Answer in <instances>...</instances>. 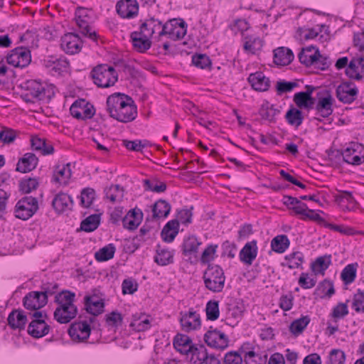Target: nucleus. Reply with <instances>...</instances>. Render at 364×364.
Returning <instances> with one entry per match:
<instances>
[{
    "label": "nucleus",
    "mask_w": 364,
    "mask_h": 364,
    "mask_svg": "<svg viewBox=\"0 0 364 364\" xmlns=\"http://www.w3.org/2000/svg\"><path fill=\"white\" fill-rule=\"evenodd\" d=\"M75 294L70 291H63L55 296V301L58 304L53 316L60 323H68L73 319L77 314V308L74 304Z\"/></svg>",
    "instance_id": "1"
},
{
    "label": "nucleus",
    "mask_w": 364,
    "mask_h": 364,
    "mask_svg": "<svg viewBox=\"0 0 364 364\" xmlns=\"http://www.w3.org/2000/svg\"><path fill=\"white\" fill-rule=\"evenodd\" d=\"M205 287L213 292H221L224 288L225 277L223 269L218 264H209L203 274Z\"/></svg>",
    "instance_id": "2"
},
{
    "label": "nucleus",
    "mask_w": 364,
    "mask_h": 364,
    "mask_svg": "<svg viewBox=\"0 0 364 364\" xmlns=\"http://www.w3.org/2000/svg\"><path fill=\"white\" fill-rule=\"evenodd\" d=\"M91 76L96 85L105 88L113 86L118 80V75L114 68L105 64L93 68Z\"/></svg>",
    "instance_id": "3"
},
{
    "label": "nucleus",
    "mask_w": 364,
    "mask_h": 364,
    "mask_svg": "<svg viewBox=\"0 0 364 364\" xmlns=\"http://www.w3.org/2000/svg\"><path fill=\"white\" fill-rule=\"evenodd\" d=\"M38 210L37 198L32 196H24L16 203L14 213L17 218L26 220L31 218Z\"/></svg>",
    "instance_id": "4"
},
{
    "label": "nucleus",
    "mask_w": 364,
    "mask_h": 364,
    "mask_svg": "<svg viewBox=\"0 0 364 364\" xmlns=\"http://www.w3.org/2000/svg\"><path fill=\"white\" fill-rule=\"evenodd\" d=\"M203 339L207 346L219 350L226 349L230 343L228 336L224 332L213 326L205 333Z\"/></svg>",
    "instance_id": "5"
},
{
    "label": "nucleus",
    "mask_w": 364,
    "mask_h": 364,
    "mask_svg": "<svg viewBox=\"0 0 364 364\" xmlns=\"http://www.w3.org/2000/svg\"><path fill=\"white\" fill-rule=\"evenodd\" d=\"M33 319L28 324V333L33 338H39L49 333L50 326L46 323L45 319L48 317L43 311H34L32 314Z\"/></svg>",
    "instance_id": "6"
},
{
    "label": "nucleus",
    "mask_w": 364,
    "mask_h": 364,
    "mask_svg": "<svg viewBox=\"0 0 364 364\" xmlns=\"http://www.w3.org/2000/svg\"><path fill=\"white\" fill-rule=\"evenodd\" d=\"M164 36L173 41L182 39L187 32V24L182 18H172L164 24Z\"/></svg>",
    "instance_id": "7"
},
{
    "label": "nucleus",
    "mask_w": 364,
    "mask_h": 364,
    "mask_svg": "<svg viewBox=\"0 0 364 364\" xmlns=\"http://www.w3.org/2000/svg\"><path fill=\"white\" fill-rule=\"evenodd\" d=\"M26 92L21 95V99L26 103H34L46 97V88L36 80H29L26 82Z\"/></svg>",
    "instance_id": "8"
},
{
    "label": "nucleus",
    "mask_w": 364,
    "mask_h": 364,
    "mask_svg": "<svg viewBox=\"0 0 364 364\" xmlns=\"http://www.w3.org/2000/svg\"><path fill=\"white\" fill-rule=\"evenodd\" d=\"M162 21L154 17H149L141 23L139 27L140 33L144 37L155 38L158 40L164 36Z\"/></svg>",
    "instance_id": "9"
},
{
    "label": "nucleus",
    "mask_w": 364,
    "mask_h": 364,
    "mask_svg": "<svg viewBox=\"0 0 364 364\" xmlns=\"http://www.w3.org/2000/svg\"><path fill=\"white\" fill-rule=\"evenodd\" d=\"M341 154L347 164L360 165L364 161V146L358 142H350Z\"/></svg>",
    "instance_id": "10"
},
{
    "label": "nucleus",
    "mask_w": 364,
    "mask_h": 364,
    "mask_svg": "<svg viewBox=\"0 0 364 364\" xmlns=\"http://www.w3.org/2000/svg\"><path fill=\"white\" fill-rule=\"evenodd\" d=\"M6 60L14 67L25 68L31 61V51L26 47H17L8 54Z\"/></svg>",
    "instance_id": "11"
},
{
    "label": "nucleus",
    "mask_w": 364,
    "mask_h": 364,
    "mask_svg": "<svg viewBox=\"0 0 364 364\" xmlns=\"http://www.w3.org/2000/svg\"><path fill=\"white\" fill-rule=\"evenodd\" d=\"M358 94V87L350 81L342 82L337 87L336 90V95L338 100L345 104H350L355 101Z\"/></svg>",
    "instance_id": "12"
},
{
    "label": "nucleus",
    "mask_w": 364,
    "mask_h": 364,
    "mask_svg": "<svg viewBox=\"0 0 364 364\" xmlns=\"http://www.w3.org/2000/svg\"><path fill=\"white\" fill-rule=\"evenodd\" d=\"M179 322L182 330L186 332L196 331L201 326L200 314L193 309H190L188 311H181Z\"/></svg>",
    "instance_id": "13"
},
{
    "label": "nucleus",
    "mask_w": 364,
    "mask_h": 364,
    "mask_svg": "<svg viewBox=\"0 0 364 364\" xmlns=\"http://www.w3.org/2000/svg\"><path fill=\"white\" fill-rule=\"evenodd\" d=\"M117 14L123 18H133L138 15L139 4L136 0H119L116 4Z\"/></svg>",
    "instance_id": "14"
},
{
    "label": "nucleus",
    "mask_w": 364,
    "mask_h": 364,
    "mask_svg": "<svg viewBox=\"0 0 364 364\" xmlns=\"http://www.w3.org/2000/svg\"><path fill=\"white\" fill-rule=\"evenodd\" d=\"M124 99L126 102L122 104V107L114 119L122 123H128L136 118L137 107L132 97H124Z\"/></svg>",
    "instance_id": "15"
},
{
    "label": "nucleus",
    "mask_w": 364,
    "mask_h": 364,
    "mask_svg": "<svg viewBox=\"0 0 364 364\" xmlns=\"http://www.w3.org/2000/svg\"><path fill=\"white\" fill-rule=\"evenodd\" d=\"M82 42L77 34L68 33L61 38V48L68 54H75L80 51Z\"/></svg>",
    "instance_id": "16"
},
{
    "label": "nucleus",
    "mask_w": 364,
    "mask_h": 364,
    "mask_svg": "<svg viewBox=\"0 0 364 364\" xmlns=\"http://www.w3.org/2000/svg\"><path fill=\"white\" fill-rule=\"evenodd\" d=\"M334 100L328 91H326L322 97H318L315 109L316 114L322 118H327L333 112V104Z\"/></svg>",
    "instance_id": "17"
},
{
    "label": "nucleus",
    "mask_w": 364,
    "mask_h": 364,
    "mask_svg": "<svg viewBox=\"0 0 364 364\" xmlns=\"http://www.w3.org/2000/svg\"><path fill=\"white\" fill-rule=\"evenodd\" d=\"M23 304L28 310L39 311L38 309L47 304L45 295H41L39 291H31L23 298Z\"/></svg>",
    "instance_id": "18"
},
{
    "label": "nucleus",
    "mask_w": 364,
    "mask_h": 364,
    "mask_svg": "<svg viewBox=\"0 0 364 364\" xmlns=\"http://www.w3.org/2000/svg\"><path fill=\"white\" fill-rule=\"evenodd\" d=\"M124 97L129 96L125 94L118 92L107 97V111L112 118L115 119L118 113L120 112L123 105L122 104H124L126 102Z\"/></svg>",
    "instance_id": "19"
},
{
    "label": "nucleus",
    "mask_w": 364,
    "mask_h": 364,
    "mask_svg": "<svg viewBox=\"0 0 364 364\" xmlns=\"http://www.w3.org/2000/svg\"><path fill=\"white\" fill-rule=\"evenodd\" d=\"M84 304L86 311L93 316H98L104 311V300L96 294L86 295L84 297Z\"/></svg>",
    "instance_id": "20"
},
{
    "label": "nucleus",
    "mask_w": 364,
    "mask_h": 364,
    "mask_svg": "<svg viewBox=\"0 0 364 364\" xmlns=\"http://www.w3.org/2000/svg\"><path fill=\"white\" fill-rule=\"evenodd\" d=\"M90 331V326L87 321H80L70 326L68 334L73 340L85 341L89 338Z\"/></svg>",
    "instance_id": "21"
},
{
    "label": "nucleus",
    "mask_w": 364,
    "mask_h": 364,
    "mask_svg": "<svg viewBox=\"0 0 364 364\" xmlns=\"http://www.w3.org/2000/svg\"><path fill=\"white\" fill-rule=\"evenodd\" d=\"M258 252L257 242L255 240L247 242L239 253L240 260L245 264L251 265L256 259Z\"/></svg>",
    "instance_id": "22"
},
{
    "label": "nucleus",
    "mask_w": 364,
    "mask_h": 364,
    "mask_svg": "<svg viewBox=\"0 0 364 364\" xmlns=\"http://www.w3.org/2000/svg\"><path fill=\"white\" fill-rule=\"evenodd\" d=\"M72 167H74L71 163H58L53 171V180L54 182H68L71 178L73 174Z\"/></svg>",
    "instance_id": "23"
},
{
    "label": "nucleus",
    "mask_w": 364,
    "mask_h": 364,
    "mask_svg": "<svg viewBox=\"0 0 364 364\" xmlns=\"http://www.w3.org/2000/svg\"><path fill=\"white\" fill-rule=\"evenodd\" d=\"M38 159L33 153H26L18 159L16 171L21 173H28L35 169L38 165Z\"/></svg>",
    "instance_id": "24"
},
{
    "label": "nucleus",
    "mask_w": 364,
    "mask_h": 364,
    "mask_svg": "<svg viewBox=\"0 0 364 364\" xmlns=\"http://www.w3.org/2000/svg\"><path fill=\"white\" fill-rule=\"evenodd\" d=\"M7 321L11 329L21 331L25 328L28 319L23 310L14 309L9 314Z\"/></svg>",
    "instance_id": "25"
},
{
    "label": "nucleus",
    "mask_w": 364,
    "mask_h": 364,
    "mask_svg": "<svg viewBox=\"0 0 364 364\" xmlns=\"http://www.w3.org/2000/svg\"><path fill=\"white\" fill-rule=\"evenodd\" d=\"M143 213L140 209L130 210L122 218L124 228L133 230L137 228L142 220Z\"/></svg>",
    "instance_id": "26"
},
{
    "label": "nucleus",
    "mask_w": 364,
    "mask_h": 364,
    "mask_svg": "<svg viewBox=\"0 0 364 364\" xmlns=\"http://www.w3.org/2000/svg\"><path fill=\"white\" fill-rule=\"evenodd\" d=\"M248 81L254 90L260 92L267 91L270 82L269 78L266 77L262 72L250 74Z\"/></svg>",
    "instance_id": "27"
},
{
    "label": "nucleus",
    "mask_w": 364,
    "mask_h": 364,
    "mask_svg": "<svg viewBox=\"0 0 364 364\" xmlns=\"http://www.w3.org/2000/svg\"><path fill=\"white\" fill-rule=\"evenodd\" d=\"M52 205L57 213H61L71 208L73 199L69 195L60 193L53 199Z\"/></svg>",
    "instance_id": "28"
},
{
    "label": "nucleus",
    "mask_w": 364,
    "mask_h": 364,
    "mask_svg": "<svg viewBox=\"0 0 364 364\" xmlns=\"http://www.w3.org/2000/svg\"><path fill=\"white\" fill-rule=\"evenodd\" d=\"M132 46L139 53H144L151 48V41L150 37H144L140 31H134L131 33Z\"/></svg>",
    "instance_id": "29"
},
{
    "label": "nucleus",
    "mask_w": 364,
    "mask_h": 364,
    "mask_svg": "<svg viewBox=\"0 0 364 364\" xmlns=\"http://www.w3.org/2000/svg\"><path fill=\"white\" fill-rule=\"evenodd\" d=\"M173 346L175 349L182 354L188 355L190 350L194 345L192 339L187 335L178 333L173 339Z\"/></svg>",
    "instance_id": "30"
},
{
    "label": "nucleus",
    "mask_w": 364,
    "mask_h": 364,
    "mask_svg": "<svg viewBox=\"0 0 364 364\" xmlns=\"http://www.w3.org/2000/svg\"><path fill=\"white\" fill-rule=\"evenodd\" d=\"M189 353L191 354L190 362L191 364H203L209 354L205 345L200 343L194 344Z\"/></svg>",
    "instance_id": "31"
},
{
    "label": "nucleus",
    "mask_w": 364,
    "mask_h": 364,
    "mask_svg": "<svg viewBox=\"0 0 364 364\" xmlns=\"http://www.w3.org/2000/svg\"><path fill=\"white\" fill-rule=\"evenodd\" d=\"M293 60V52L287 48L279 47L274 50V63L278 65H287Z\"/></svg>",
    "instance_id": "32"
},
{
    "label": "nucleus",
    "mask_w": 364,
    "mask_h": 364,
    "mask_svg": "<svg viewBox=\"0 0 364 364\" xmlns=\"http://www.w3.org/2000/svg\"><path fill=\"white\" fill-rule=\"evenodd\" d=\"M45 66L50 71L58 74L66 72L69 67V62L65 58L50 57L44 61Z\"/></svg>",
    "instance_id": "33"
},
{
    "label": "nucleus",
    "mask_w": 364,
    "mask_h": 364,
    "mask_svg": "<svg viewBox=\"0 0 364 364\" xmlns=\"http://www.w3.org/2000/svg\"><path fill=\"white\" fill-rule=\"evenodd\" d=\"M304 262V255L301 252L296 251L287 255L284 257V262H282V267H287L289 269H302V264Z\"/></svg>",
    "instance_id": "34"
},
{
    "label": "nucleus",
    "mask_w": 364,
    "mask_h": 364,
    "mask_svg": "<svg viewBox=\"0 0 364 364\" xmlns=\"http://www.w3.org/2000/svg\"><path fill=\"white\" fill-rule=\"evenodd\" d=\"M174 251L157 245L156 255L154 262L161 266H166L173 263Z\"/></svg>",
    "instance_id": "35"
},
{
    "label": "nucleus",
    "mask_w": 364,
    "mask_h": 364,
    "mask_svg": "<svg viewBox=\"0 0 364 364\" xmlns=\"http://www.w3.org/2000/svg\"><path fill=\"white\" fill-rule=\"evenodd\" d=\"M179 223L177 220L168 221L162 229L161 235L164 241L171 242L178 232Z\"/></svg>",
    "instance_id": "36"
},
{
    "label": "nucleus",
    "mask_w": 364,
    "mask_h": 364,
    "mask_svg": "<svg viewBox=\"0 0 364 364\" xmlns=\"http://www.w3.org/2000/svg\"><path fill=\"white\" fill-rule=\"evenodd\" d=\"M331 264V255H325L317 257L315 261L312 262L311 268L316 274H324V272L328 268Z\"/></svg>",
    "instance_id": "37"
},
{
    "label": "nucleus",
    "mask_w": 364,
    "mask_h": 364,
    "mask_svg": "<svg viewBox=\"0 0 364 364\" xmlns=\"http://www.w3.org/2000/svg\"><path fill=\"white\" fill-rule=\"evenodd\" d=\"M290 245V240L286 235H278L271 241V248L274 252L284 253Z\"/></svg>",
    "instance_id": "38"
},
{
    "label": "nucleus",
    "mask_w": 364,
    "mask_h": 364,
    "mask_svg": "<svg viewBox=\"0 0 364 364\" xmlns=\"http://www.w3.org/2000/svg\"><path fill=\"white\" fill-rule=\"evenodd\" d=\"M294 102L300 109H311L314 107L315 100L309 93L297 92L294 96Z\"/></svg>",
    "instance_id": "39"
},
{
    "label": "nucleus",
    "mask_w": 364,
    "mask_h": 364,
    "mask_svg": "<svg viewBox=\"0 0 364 364\" xmlns=\"http://www.w3.org/2000/svg\"><path fill=\"white\" fill-rule=\"evenodd\" d=\"M105 196L112 203L120 201L124 197V189L118 183H112L105 188Z\"/></svg>",
    "instance_id": "40"
},
{
    "label": "nucleus",
    "mask_w": 364,
    "mask_h": 364,
    "mask_svg": "<svg viewBox=\"0 0 364 364\" xmlns=\"http://www.w3.org/2000/svg\"><path fill=\"white\" fill-rule=\"evenodd\" d=\"M171 210L170 204L164 200H159L152 208L153 218H166Z\"/></svg>",
    "instance_id": "41"
},
{
    "label": "nucleus",
    "mask_w": 364,
    "mask_h": 364,
    "mask_svg": "<svg viewBox=\"0 0 364 364\" xmlns=\"http://www.w3.org/2000/svg\"><path fill=\"white\" fill-rule=\"evenodd\" d=\"M31 146L35 151H39L43 155L52 154L54 152L53 145L48 144L46 139L37 136L31 138Z\"/></svg>",
    "instance_id": "42"
},
{
    "label": "nucleus",
    "mask_w": 364,
    "mask_h": 364,
    "mask_svg": "<svg viewBox=\"0 0 364 364\" xmlns=\"http://www.w3.org/2000/svg\"><path fill=\"white\" fill-rule=\"evenodd\" d=\"M130 326L136 331H144L150 328V320L149 317L144 314L133 316Z\"/></svg>",
    "instance_id": "43"
},
{
    "label": "nucleus",
    "mask_w": 364,
    "mask_h": 364,
    "mask_svg": "<svg viewBox=\"0 0 364 364\" xmlns=\"http://www.w3.org/2000/svg\"><path fill=\"white\" fill-rule=\"evenodd\" d=\"M267 360V353L265 352H255L250 350L246 352L244 355V362L245 364H266Z\"/></svg>",
    "instance_id": "44"
},
{
    "label": "nucleus",
    "mask_w": 364,
    "mask_h": 364,
    "mask_svg": "<svg viewBox=\"0 0 364 364\" xmlns=\"http://www.w3.org/2000/svg\"><path fill=\"white\" fill-rule=\"evenodd\" d=\"M100 224V214H92L84 219L80 223V229L87 232L95 230Z\"/></svg>",
    "instance_id": "45"
},
{
    "label": "nucleus",
    "mask_w": 364,
    "mask_h": 364,
    "mask_svg": "<svg viewBox=\"0 0 364 364\" xmlns=\"http://www.w3.org/2000/svg\"><path fill=\"white\" fill-rule=\"evenodd\" d=\"M200 242L194 235L189 236L184 239L182 245L183 254L186 256L191 255L198 252Z\"/></svg>",
    "instance_id": "46"
},
{
    "label": "nucleus",
    "mask_w": 364,
    "mask_h": 364,
    "mask_svg": "<svg viewBox=\"0 0 364 364\" xmlns=\"http://www.w3.org/2000/svg\"><path fill=\"white\" fill-rule=\"evenodd\" d=\"M285 119L291 126L299 127L303 122L304 117L300 109L291 107L287 112Z\"/></svg>",
    "instance_id": "47"
},
{
    "label": "nucleus",
    "mask_w": 364,
    "mask_h": 364,
    "mask_svg": "<svg viewBox=\"0 0 364 364\" xmlns=\"http://www.w3.org/2000/svg\"><path fill=\"white\" fill-rule=\"evenodd\" d=\"M311 321L309 316H302L294 321L289 326L290 332L294 336L301 334Z\"/></svg>",
    "instance_id": "48"
},
{
    "label": "nucleus",
    "mask_w": 364,
    "mask_h": 364,
    "mask_svg": "<svg viewBox=\"0 0 364 364\" xmlns=\"http://www.w3.org/2000/svg\"><path fill=\"white\" fill-rule=\"evenodd\" d=\"M76 23L80 29V32L82 35L87 36L90 39L93 41H96L98 36L95 31H92V28L89 25V18H75Z\"/></svg>",
    "instance_id": "49"
},
{
    "label": "nucleus",
    "mask_w": 364,
    "mask_h": 364,
    "mask_svg": "<svg viewBox=\"0 0 364 364\" xmlns=\"http://www.w3.org/2000/svg\"><path fill=\"white\" fill-rule=\"evenodd\" d=\"M115 250V246L113 244H109L96 252L95 257L98 262L107 261L114 257Z\"/></svg>",
    "instance_id": "50"
},
{
    "label": "nucleus",
    "mask_w": 364,
    "mask_h": 364,
    "mask_svg": "<svg viewBox=\"0 0 364 364\" xmlns=\"http://www.w3.org/2000/svg\"><path fill=\"white\" fill-rule=\"evenodd\" d=\"M262 46V41L258 37L247 38V41L244 43L245 50L252 54H255L257 51L261 50Z\"/></svg>",
    "instance_id": "51"
},
{
    "label": "nucleus",
    "mask_w": 364,
    "mask_h": 364,
    "mask_svg": "<svg viewBox=\"0 0 364 364\" xmlns=\"http://www.w3.org/2000/svg\"><path fill=\"white\" fill-rule=\"evenodd\" d=\"M205 312L208 320L215 321L218 319L220 314L218 301H209L206 304Z\"/></svg>",
    "instance_id": "52"
},
{
    "label": "nucleus",
    "mask_w": 364,
    "mask_h": 364,
    "mask_svg": "<svg viewBox=\"0 0 364 364\" xmlns=\"http://www.w3.org/2000/svg\"><path fill=\"white\" fill-rule=\"evenodd\" d=\"M318 55H319V50L318 48H316L314 53L301 51L298 55V58L301 63L306 66H311L315 63L317 60L316 56Z\"/></svg>",
    "instance_id": "53"
},
{
    "label": "nucleus",
    "mask_w": 364,
    "mask_h": 364,
    "mask_svg": "<svg viewBox=\"0 0 364 364\" xmlns=\"http://www.w3.org/2000/svg\"><path fill=\"white\" fill-rule=\"evenodd\" d=\"M356 277V267L350 264L344 267L341 272V279L346 284L352 283Z\"/></svg>",
    "instance_id": "54"
},
{
    "label": "nucleus",
    "mask_w": 364,
    "mask_h": 364,
    "mask_svg": "<svg viewBox=\"0 0 364 364\" xmlns=\"http://www.w3.org/2000/svg\"><path fill=\"white\" fill-rule=\"evenodd\" d=\"M192 63L200 69L209 68L211 65L210 58L205 54H196L192 56Z\"/></svg>",
    "instance_id": "55"
},
{
    "label": "nucleus",
    "mask_w": 364,
    "mask_h": 364,
    "mask_svg": "<svg viewBox=\"0 0 364 364\" xmlns=\"http://www.w3.org/2000/svg\"><path fill=\"white\" fill-rule=\"evenodd\" d=\"M95 199V191L90 188H84L81 192V203L85 207H90Z\"/></svg>",
    "instance_id": "56"
},
{
    "label": "nucleus",
    "mask_w": 364,
    "mask_h": 364,
    "mask_svg": "<svg viewBox=\"0 0 364 364\" xmlns=\"http://www.w3.org/2000/svg\"><path fill=\"white\" fill-rule=\"evenodd\" d=\"M244 358L242 357L240 353L235 350H230L227 352L223 358L224 364H242Z\"/></svg>",
    "instance_id": "57"
},
{
    "label": "nucleus",
    "mask_w": 364,
    "mask_h": 364,
    "mask_svg": "<svg viewBox=\"0 0 364 364\" xmlns=\"http://www.w3.org/2000/svg\"><path fill=\"white\" fill-rule=\"evenodd\" d=\"M330 364H344L346 361V354L340 349H333L328 355Z\"/></svg>",
    "instance_id": "58"
},
{
    "label": "nucleus",
    "mask_w": 364,
    "mask_h": 364,
    "mask_svg": "<svg viewBox=\"0 0 364 364\" xmlns=\"http://www.w3.org/2000/svg\"><path fill=\"white\" fill-rule=\"evenodd\" d=\"M259 113L263 119L272 122L274 119V117L279 113V110L275 109L273 105H267L266 106H262Z\"/></svg>",
    "instance_id": "59"
},
{
    "label": "nucleus",
    "mask_w": 364,
    "mask_h": 364,
    "mask_svg": "<svg viewBox=\"0 0 364 364\" xmlns=\"http://www.w3.org/2000/svg\"><path fill=\"white\" fill-rule=\"evenodd\" d=\"M352 308L358 313H364V291L359 289L354 295Z\"/></svg>",
    "instance_id": "60"
},
{
    "label": "nucleus",
    "mask_w": 364,
    "mask_h": 364,
    "mask_svg": "<svg viewBox=\"0 0 364 364\" xmlns=\"http://www.w3.org/2000/svg\"><path fill=\"white\" fill-rule=\"evenodd\" d=\"M105 321L108 326L117 327L122 325L123 317L119 312L114 311L105 316Z\"/></svg>",
    "instance_id": "61"
},
{
    "label": "nucleus",
    "mask_w": 364,
    "mask_h": 364,
    "mask_svg": "<svg viewBox=\"0 0 364 364\" xmlns=\"http://www.w3.org/2000/svg\"><path fill=\"white\" fill-rule=\"evenodd\" d=\"M298 86L296 82H287L285 80L278 81L277 83V91L278 95L289 92Z\"/></svg>",
    "instance_id": "62"
},
{
    "label": "nucleus",
    "mask_w": 364,
    "mask_h": 364,
    "mask_svg": "<svg viewBox=\"0 0 364 364\" xmlns=\"http://www.w3.org/2000/svg\"><path fill=\"white\" fill-rule=\"evenodd\" d=\"M223 250L222 255H226L229 258H234L237 250L236 245L229 240L225 241L221 246Z\"/></svg>",
    "instance_id": "63"
},
{
    "label": "nucleus",
    "mask_w": 364,
    "mask_h": 364,
    "mask_svg": "<svg viewBox=\"0 0 364 364\" xmlns=\"http://www.w3.org/2000/svg\"><path fill=\"white\" fill-rule=\"evenodd\" d=\"M348 314V306L344 303H339L333 307L331 316L335 318H342Z\"/></svg>",
    "instance_id": "64"
}]
</instances>
